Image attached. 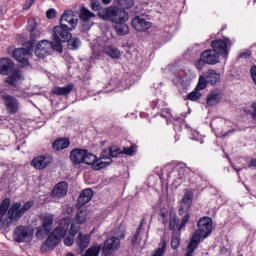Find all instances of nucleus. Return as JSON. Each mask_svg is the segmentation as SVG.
<instances>
[{"label": "nucleus", "instance_id": "obj_32", "mask_svg": "<svg viewBox=\"0 0 256 256\" xmlns=\"http://www.w3.org/2000/svg\"><path fill=\"white\" fill-rule=\"evenodd\" d=\"M113 12V7H109V8H101L98 11V16L101 19H104V21H111V14Z\"/></svg>", "mask_w": 256, "mask_h": 256}, {"label": "nucleus", "instance_id": "obj_50", "mask_svg": "<svg viewBox=\"0 0 256 256\" xmlns=\"http://www.w3.org/2000/svg\"><path fill=\"white\" fill-rule=\"evenodd\" d=\"M33 3H35V0H26V2L24 4V9L26 11L31 9V7L33 6Z\"/></svg>", "mask_w": 256, "mask_h": 256}, {"label": "nucleus", "instance_id": "obj_31", "mask_svg": "<svg viewBox=\"0 0 256 256\" xmlns=\"http://www.w3.org/2000/svg\"><path fill=\"white\" fill-rule=\"evenodd\" d=\"M73 84H69L67 86H64V87H59V86H56L52 89V93L54 95H69V93L71 91H73Z\"/></svg>", "mask_w": 256, "mask_h": 256}, {"label": "nucleus", "instance_id": "obj_8", "mask_svg": "<svg viewBox=\"0 0 256 256\" xmlns=\"http://www.w3.org/2000/svg\"><path fill=\"white\" fill-rule=\"evenodd\" d=\"M114 237H110L106 242L104 243L103 247V253L105 255H109L111 251H117L119 247H121V240L125 237V229L123 227H118L117 230H115Z\"/></svg>", "mask_w": 256, "mask_h": 256}, {"label": "nucleus", "instance_id": "obj_7", "mask_svg": "<svg viewBox=\"0 0 256 256\" xmlns=\"http://www.w3.org/2000/svg\"><path fill=\"white\" fill-rule=\"evenodd\" d=\"M41 225L36 229V237L38 239H43L51 233L53 229V222L55 221V215L45 213L40 215Z\"/></svg>", "mask_w": 256, "mask_h": 256}, {"label": "nucleus", "instance_id": "obj_36", "mask_svg": "<svg viewBox=\"0 0 256 256\" xmlns=\"http://www.w3.org/2000/svg\"><path fill=\"white\" fill-rule=\"evenodd\" d=\"M93 17H95V14H93L87 8L81 9L80 19H82V21H89V19H93Z\"/></svg>", "mask_w": 256, "mask_h": 256}, {"label": "nucleus", "instance_id": "obj_33", "mask_svg": "<svg viewBox=\"0 0 256 256\" xmlns=\"http://www.w3.org/2000/svg\"><path fill=\"white\" fill-rule=\"evenodd\" d=\"M66 41H68L67 48L72 51H75L81 47V40H79L78 38H70Z\"/></svg>", "mask_w": 256, "mask_h": 256}, {"label": "nucleus", "instance_id": "obj_30", "mask_svg": "<svg viewBox=\"0 0 256 256\" xmlns=\"http://www.w3.org/2000/svg\"><path fill=\"white\" fill-rule=\"evenodd\" d=\"M86 222H87V211L78 209L76 218L72 221V223H75L79 227V225H83Z\"/></svg>", "mask_w": 256, "mask_h": 256}, {"label": "nucleus", "instance_id": "obj_45", "mask_svg": "<svg viewBox=\"0 0 256 256\" xmlns=\"http://www.w3.org/2000/svg\"><path fill=\"white\" fill-rule=\"evenodd\" d=\"M30 37L32 39H38V37H41V31L35 28L34 30L30 31Z\"/></svg>", "mask_w": 256, "mask_h": 256}, {"label": "nucleus", "instance_id": "obj_28", "mask_svg": "<svg viewBox=\"0 0 256 256\" xmlns=\"http://www.w3.org/2000/svg\"><path fill=\"white\" fill-rule=\"evenodd\" d=\"M71 145V142L67 138H58L53 142V149L55 151H63V149H67Z\"/></svg>", "mask_w": 256, "mask_h": 256}, {"label": "nucleus", "instance_id": "obj_21", "mask_svg": "<svg viewBox=\"0 0 256 256\" xmlns=\"http://www.w3.org/2000/svg\"><path fill=\"white\" fill-rule=\"evenodd\" d=\"M69 189V186L67 185V182H59L56 184L52 190V197L54 199H61L67 195V191Z\"/></svg>", "mask_w": 256, "mask_h": 256}, {"label": "nucleus", "instance_id": "obj_38", "mask_svg": "<svg viewBox=\"0 0 256 256\" xmlns=\"http://www.w3.org/2000/svg\"><path fill=\"white\" fill-rule=\"evenodd\" d=\"M165 251H167V242L163 241L160 247L153 253L152 256H165Z\"/></svg>", "mask_w": 256, "mask_h": 256}, {"label": "nucleus", "instance_id": "obj_4", "mask_svg": "<svg viewBox=\"0 0 256 256\" xmlns=\"http://www.w3.org/2000/svg\"><path fill=\"white\" fill-rule=\"evenodd\" d=\"M69 225H71V217L67 216L61 219L58 223V227L51 232L46 241L42 244L41 251L45 252L55 249V247L61 243V239L67 235Z\"/></svg>", "mask_w": 256, "mask_h": 256}, {"label": "nucleus", "instance_id": "obj_20", "mask_svg": "<svg viewBox=\"0 0 256 256\" xmlns=\"http://www.w3.org/2000/svg\"><path fill=\"white\" fill-rule=\"evenodd\" d=\"M216 137H227L229 132L223 131V125H225V120L223 118L214 119L210 123Z\"/></svg>", "mask_w": 256, "mask_h": 256}, {"label": "nucleus", "instance_id": "obj_40", "mask_svg": "<svg viewBox=\"0 0 256 256\" xmlns=\"http://www.w3.org/2000/svg\"><path fill=\"white\" fill-rule=\"evenodd\" d=\"M122 9H131L135 5V0H120Z\"/></svg>", "mask_w": 256, "mask_h": 256}, {"label": "nucleus", "instance_id": "obj_3", "mask_svg": "<svg viewBox=\"0 0 256 256\" xmlns=\"http://www.w3.org/2000/svg\"><path fill=\"white\" fill-rule=\"evenodd\" d=\"M198 229L194 231L192 239L188 244V250L185 256H193V252L201 243V239H207L213 231V220L209 217H204L198 221Z\"/></svg>", "mask_w": 256, "mask_h": 256}, {"label": "nucleus", "instance_id": "obj_53", "mask_svg": "<svg viewBox=\"0 0 256 256\" xmlns=\"http://www.w3.org/2000/svg\"><path fill=\"white\" fill-rule=\"evenodd\" d=\"M168 116H165V114H162V117H165L166 119H169V116L171 115V112L169 110H165Z\"/></svg>", "mask_w": 256, "mask_h": 256}, {"label": "nucleus", "instance_id": "obj_22", "mask_svg": "<svg viewBox=\"0 0 256 256\" xmlns=\"http://www.w3.org/2000/svg\"><path fill=\"white\" fill-rule=\"evenodd\" d=\"M202 60L207 63V65H217L219 63V54H217L213 49L205 50L202 52Z\"/></svg>", "mask_w": 256, "mask_h": 256}, {"label": "nucleus", "instance_id": "obj_6", "mask_svg": "<svg viewBox=\"0 0 256 256\" xmlns=\"http://www.w3.org/2000/svg\"><path fill=\"white\" fill-rule=\"evenodd\" d=\"M51 51H58V53H63V45L61 42H49V40H41L36 44L35 54L41 59L47 57L48 53Z\"/></svg>", "mask_w": 256, "mask_h": 256}, {"label": "nucleus", "instance_id": "obj_57", "mask_svg": "<svg viewBox=\"0 0 256 256\" xmlns=\"http://www.w3.org/2000/svg\"><path fill=\"white\" fill-rule=\"evenodd\" d=\"M67 209H68V215H71V213H73V208L68 207Z\"/></svg>", "mask_w": 256, "mask_h": 256}, {"label": "nucleus", "instance_id": "obj_41", "mask_svg": "<svg viewBox=\"0 0 256 256\" xmlns=\"http://www.w3.org/2000/svg\"><path fill=\"white\" fill-rule=\"evenodd\" d=\"M199 97H201V93L196 88L194 91H192L190 94H188L187 99L189 101H197V99H199Z\"/></svg>", "mask_w": 256, "mask_h": 256}, {"label": "nucleus", "instance_id": "obj_43", "mask_svg": "<svg viewBox=\"0 0 256 256\" xmlns=\"http://www.w3.org/2000/svg\"><path fill=\"white\" fill-rule=\"evenodd\" d=\"M192 139L194 141H199V143H203V136L197 131H192Z\"/></svg>", "mask_w": 256, "mask_h": 256}, {"label": "nucleus", "instance_id": "obj_12", "mask_svg": "<svg viewBox=\"0 0 256 256\" xmlns=\"http://www.w3.org/2000/svg\"><path fill=\"white\" fill-rule=\"evenodd\" d=\"M33 230L29 226H18L13 234L17 243H29L33 239Z\"/></svg>", "mask_w": 256, "mask_h": 256}, {"label": "nucleus", "instance_id": "obj_48", "mask_svg": "<svg viewBox=\"0 0 256 256\" xmlns=\"http://www.w3.org/2000/svg\"><path fill=\"white\" fill-rule=\"evenodd\" d=\"M205 60H203V56H200V59L196 61V67L197 69L201 70L203 69V66L205 65Z\"/></svg>", "mask_w": 256, "mask_h": 256}, {"label": "nucleus", "instance_id": "obj_46", "mask_svg": "<svg viewBox=\"0 0 256 256\" xmlns=\"http://www.w3.org/2000/svg\"><path fill=\"white\" fill-rule=\"evenodd\" d=\"M135 151H137V148H135V146H131L129 148H124L123 153L126 155H135Z\"/></svg>", "mask_w": 256, "mask_h": 256}, {"label": "nucleus", "instance_id": "obj_60", "mask_svg": "<svg viewBox=\"0 0 256 256\" xmlns=\"http://www.w3.org/2000/svg\"><path fill=\"white\" fill-rule=\"evenodd\" d=\"M235 169H236V171H241V170H240V168H238V169H237V168H235Z\"/></svg>", "mask_w": 256, "mask_h": 256}, {"label": "nucleus", "instance_id": "obj_11", "mask_svg": "<svg viewBox=\"0 0 256 256\" xmlns=\"http://www.w3.org/2000/svg\"><path fill=\"white\" fill-rule=\"evenodd\" d=\"M190 215L189 212L184 211V213L182 214V218L181 221H179L177 219V214L173 211H171L169 213V227L171 229V231H181L183 229V227H185V225H187V223H189V219H190Z\"/></svg>", "mask_w": 256, "mask_h": 256}, {"label": "nucleus", "instance_id": "obj_37", "mask_svg": "<svg viewBox=\"0 0 256 256\" xmlns=\"http://www.w3.org/2000/svg\"><path fill=\"white\" fill-rule=\"evenodd\" d=\"M179 231L174 232L172 236V241H171V247L172 249H177L181 243V238L179 237Z\"/></svg>", "mask_w": 256, "mask_h": 256}, {"label": "nucleus", "instance_id": "obj_17", "mask_svg": "<svg viewBox=\"0 0 256 256\" xmlns=\"http://www.w3.org/2000/svg\"><path fill=\"white\" fill-rule=\"evenodd\" d=\"M110 21L116 23V25L119 23H127V21H129V14L123 9L112 7Z\"/></svg>", "mask_w": 256, "mask_h": 256}, {"label": "nucleus", "instance_id": "obj_18", "mask_svg": "<svg viewBox=\"0 0 256 256\" xmlns=\"http://www.w3.org/2000/svg\"><path fill=\"white\" fill-rule=\"evenodd\" d=\"M65 23H68V25H70V31H73V29L77 27V23H79V20L75 18V16L73 15V11H64L60 18V25H65Z\"/></svg>", "mask_w": 256, "mask_h": 256}, {"label": "nucleus", "instance_id": "obj_52", "mask_svg": "<svg viewBox=\"0 0 256 256\" xmlns=\"http://www.w3.org/2000/svg\"><path fill=\"white\" fill-rule=\"evenodd\" d=\"M174 83L176 85L183 83V78H181L180 76H176V78L174 79Z\"/></svg>", "mask_w": 256, "mask_h": 256}, {"label": "nucleus", "instance_id": "obj_23", "mask_svg": "<svg viewBox=\"0 0 256 256\" xmlns=\"http://www.w3.org/2000/svg\"><path fill=\"white\" fill-rule=\"evenodd\" d=\"M221 99H223V93H221V90L219 89L212 90L207 96V99H206L207 105H209V107H213L218 103H220Z\"/></svg>", "mask_w": 256, "mask_h": 256}, {"label": "nucleus", "instance_id": "obj_5", "mask_svg": "<svg viewBox=\"0 0 256 256\" xmlns=\"http://www.w3.org/2000/svg\"><path fill=\"white\" fill-rule=\"evenodd\" d=\"M0 74L8 75L4 80V84L11 85V87H17L19 83L23 81V75L17 69H15V64L12 59L1 58L0 59Z\"/></svg>", "mask_w": 256, "mask_h": 256}, {"label": "nucleus", "instance_id": "obj_9", "mask_svg": "<svg viewBox=\"0 0 256 256\" xmlns=\"http://www.w3.org/2000/svg\"><path fill=\"white\" fill-rule=\"evenodd\" d=\"M27 49L18 48L13 51V57L20 63L21 67H27L29 65V58L33 53V41H29L26 44Z\"/></svg>", "mask_w": 256, "mask_h": 256}, {"label": "nucleus", "instance_id": "obj_24", "mask_svg": "<svg viewBox=\"0 0 256 256\" xmlns=\"http://www.w3.org/2000/svg\"><path fill=\"white\" fill-rule=\"evenodd\" d=\"M76 233H79V226L75 222H72L69 230L70 236L64 238V245H66V247H71V245H73Z\"/></svg>", "mask_w": 256, "mask_h": 256}, {"label": "nucleus", "instance_id": "obj_29", "mask_svg": "<svg viewBox=\"0 0 256 256\" xmlns=\"http://www.w3.org/2000/svg\"><path fill=\"white\" fill-rule=\"evenodd\" d=\"M206 79L211 85H217L221 81V74L217 73L214 70H208L206 73Z\"/></svg>", "mask_w": 256, "mask_h": 256}, {"label": "nucleus", "instance_id": "obj_59", "mask_svg": "<svg viewBox=\"0 0 256 256\" xmlns=\"http://www.w3.org/2000/svg\"><path fill=\"white\" fill-rule=\"evenodd\" d=\"M93 53H94V55H97V50L93 49Z\"/></svg>", "mask_w": 256, "mask_h": 256}, {"label": "nucleus", "instance_id": "obj_13", "mask_svg": "<svg viewBox=\"0 0 256 256\" xmlns=\"http://www.w3.org/2000/svg\"><path fill=\"white\" fill-rule=\"evenodd\" d=\"M2 101L4 102L6 113L8 115H15L19 113L21 109V102L19 100L9 94L2 95Z\"/></svg>", "mask_w": 256, "mask_h": 256}, {"label": "nucleus", "instance_id": "obj_39", "mask_svg": "<svg viewBox=\"0 0 256 256\" xmlns=\"http://www.w3.org/2000/svg\"><path fill=\"white\" fill-rule=\"evenodd\" d=\"M207 83H209L207 81V78H205V76H200L196 89L198 91H203V89H205L207 87Z\"/></svg>", "mask_w": 256, "mask_h": 256}, {"label": "nucleus", "instance_id": "obj_15", "mask_svg": "<svg viewBox=\"0 0 256 256\" xmlns=\"http://www.w3.org/2000/svg\"><path fill=\"white\" fill-rule=\"evenodd\" d=\"M51 163H53V156L49 154L35 157L31 161L32 167H34L35 169H39L40 171L45 169L46 167H49Z\"/></svg>", "mask_w": 256, "mask_h": 256}, {"label": "nucleus", "instance_id": "obj_1", "mask_svg": "<svg viewBox=\"0 0 256 256\" xmlns=\"http://www.w3.org/2000/svg\"><path fill=\"white\" fill-rule=\"evenodd\" d=\"M123 151L119 149L117 146H110L107 149H104L101 153V157L97 158L95 154L85 150V149H73L70 153V159L74 165H81L84 163L85 165H91L94 171H99L101 169H105V167H109L113 163L112 157H117V155H121Z\"/></svg>", "mask_w": 256, "mask_h": 256}, {"label": "nucleus", "instance_id": "obj_25", "mask_svg": "<svg viewBox=\"0 0 256 256\" xmlns=\"http://www.w3.org/2000/svg\"><path fill=\"white\" fill-rule=\"evenodd\" d=\"M103 53L105 55H108L111 59H120L121 58V51H119L117 48L111 46V45H103L101 47Z\"/></svg>", "mask_w": 256, "mask_h": 256}, {"label": "nucleus", "instance_id": "obj_49", "mask_svg": "<svg viewBox=\"0 0 256 256\" xmlns=\"http://www.w3.org/2000/svg\"><path fill=\"white\" fill-rule=\"evenodd\" d=\"M91 7L93 11H99L101 9V3L99 1L92 2Z\"/></svg>", "mask_w": 256, "mask_h": 256}, {"label": "nucleus", "instance_id": "obj_19", "mask_svg": "<svg viewBox=\"0 0 256 256\" xmlns=\"http://www.w3.org/2000/svg\"><path fill=\"white\" fill-rule=\"evenodd\" d=\"M192 203H193V191L187 190L180 203L179 215H183L185 211H189Z\"/></svg>", "mask_w": 256, "mask_h": 256}, {"label": "nucleus", "instance_id": "obj_2", "mask_svg": "<svg viewBox=\"0 0 256 256\" xmlns=\"http://www.w3.org/2000/svg\"><path fill=\"white\" fill-rule=\"evenodd\" d=\"M33 205V201H28L25 204L16 202L11 205L9 198L4 199L0 204V223H2L4 227H9L14 221H19Z\"/></svg>", "mask_w": 256, "mask_h": 256}, {"label": "nucleus", "instance_id": "obj_35", "mask_svg": "<svg viewBox=\"0 0 256 256\" xmlns=\"http://www.w3.org/2000/svg\"><path fill=\"white\" fill-rule=\"evenodd\" d=\"M117 35H127L129 33V26L125 23H119L115 26Z\"/></svg>", "mask_w": 256, "mask_h": 256}, {"label": "nucleus", "instance_id": "obj_51", "mask_svg": "<svg viewBox=\"0 0 256 256\" xmlns=\"http://www.w3.org/2000/svg\"><path fill=\"white\" fill-rule=\"evenodd\" d=\"M252 109L253 112L251 113V117L254 119V121H256V102L252 103Z\"/></svg>", "mask_w": 256, "mask_h": 256}, {"label": "nucleus", "instance_id": "obj_16", "mask_svg": "<svg viewBox=\"0 0 256 256\" xmlns=\"http://www.w3.org/2000/svg\"><path fill=\"white\" fill-rule=\"evenodd\" d=\"M132 27L135 31L143 33L148 29H151V22L147 21L143 16H136L132 19Z\"/></svg>", "mask_w": 256, "mask_h": 256}, {"label": "nucleus", "instance_id": "obj_58", "mask_svg": "<svg viewBox=\"0 0 256 256\" xmlns=\"http://www.w3.org/2000/svg\"><path fill=\"white\" fill-rule=\"evenodd\" d=\"M66 256H75L73 253H67Z\"/></svg>", "mask_w": 256, "mask_h": 256}, {"label": "nucleus", "instance_id": "obj_34", "mask_svg": "<svg viewBox=\"0 0 256 256\" xmlns=\"http://www.w3.org/2000/svg\"><path fill=\"white\" fill-rule=\"evenodd\" d=\"M158 219L164 225H167V223H169V210H167V208H161L158 214Z\"/></svg>", "mask_w": 256, "mask_h": 256}, {"label": "nucleus", "instance_id": "obj_61", "mask_svg": "<svg viewBox=\"0 0 256 256\" xmlns=\"http://www.w3.org/2000/svg\"><path fill=\"white\" fill-rule=\"evenodd\" d=\"M166 122L169 123V119H166Z\"/></svg>", "mask_w": 256, "mask_h": 256}, {"label": "nucleus", "instance_id": "obj_55", "mask_svg": "<svg viewBox=\"0 0 256 256\" xmlns=\"http://www.w3.org/2000/svg\"><path fill=\"white\" fill-rule=\"evenodd\" d=\"M250 166L251 167H256V160H252Z\"/></svg>", "mask_w": 256, "mask_h": 256}, {"label": "nucleus", "instance_id": "obj_44", "mask_svg": "<svg viewBox=\"0 0 256 256\" xmlns=\"http://www.w3.org/2000/svg\"><path fill=\"white\" fill-rule=\"evenodd\" d=\"M46 17L48 19H55V17H57V11L53 8L49 9L47 12H46Z\"/></svg>", "mask_w": 256, "mask_h": 256}, {"label": "nucleus", "instance_id": "obj_27", "mask_svg": "<svg viewBox=\"0 0 256 256\" xmlns=\"http://www.w3.org/2000/svg\"><path fill=\"white\" fill-rule=\"evenodd\" d=\"M93 199V190L91 189H85L81 192L80 196L78 197V205L83 206L87 205L89 201Z\"/></svg>", "mask_w": 256, "mask_h": 256}, {"label": "nucleus", "instance_id": "obj_54", "mask_svg": "<svg viewBox=\"0 0 256 256\" xmlns=\"http://www.w3.org/2000/svg\"><path fill=\"white\" fill-rule=\"evenodd\" d=\"M102 3H104V5H109V3H111V0H102Z\"/></svg>", "mask_w": 256, "mask_h": 256}, {"label": "nucleus", "instance_id": "obj_56", "mask_svg": "<svg viewBox=\"0 0 256 256\" xmlns=\"http://www.w3.org/2000/svg\"><path fill=\"white\" fill-rule=\"evenodd\" d=\"M184 177H185V173H179V179H184Z\"/></svg>", "mask_w": 256, "mask_h": 256}, {"label": "nucleus", "instance_id": "obj_26", "mask_svg": "<svg viewBox=\"0 0 256 256\" xmlns=\"http://www.w3.org/2000/svg\"><path fill=\"white\" fill-rule=\"evenodd\" d=\"M76 243L81 251H85L91 243V236L83 233H79L76 239Z\"/></svg>", "mask_w": 256, "mask_h": 256}, {"label": "nucleus", "instance_id": "obj_42", "mask_svg": "<svg viewBox=\"0 0 256 256\" xmlns=\"http://www.w3.org/2000/svg\"><path fill=\"white\" fill-rule=\"evenodd\" d=\"M35 29H37V21L35 20V18H30V19L28 20L27 30H28L29 32H31V31H33V30H35Z\"/></svg>", "mask_w": 256, "mask_h": 256}, {"label": "nucleus", "instance_id": "obj_47", "mask_svg": "<svg viewBox=\"0 0 256 256\" xmlns=\"http://www.w3.org/2000/svg\"><path fill=\"white\" fill-rule=\"evenodd\" d=\"M142 227H143V223H140L139 227L137 228V232H136L134 238L132 239V242L134 244L137 243V241H139V233H140Z\"/></svg>", "mask_w": 256, "mask_h": 256}, {"label": "nucleus", "instance_id": "obj_10", "mask_svg": "<svg viewBox=\"0 0 256 256\" xmlns=\"http://www.w3.org/2000/svg\"><path fill=\"white\" fill-rule=\"evenodd\" d=\"M71 28L67 26V24H60L57 25L53 28V37H54V42L53 43H65L66 41H69V39H72L71 35Z\"/></svg>", "mask_w": 256, "mask_h": 256}, {"label": "nucleus", "instance_id": "obj_14", "mask_svg": "<svg viewBox=\"0 0 256 256\" xmlns=\"http://www.w3.org/2000/svg\"><path fill=\"white\" fill-rule=\"evenodd\" d=\"M212 50L217 53L219 57H224L226 59L227 55H229V46L231 45V40L225 38L224 40H215L212 41Z\"/></svg>", "mask_w": 256, "mask_h": 256}]
</instances>
